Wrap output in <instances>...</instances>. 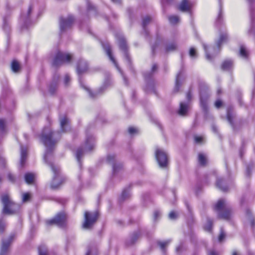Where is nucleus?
I'll return each instance as SVG.
<instances>
[{
	"instance_id": "obj_53",
	"label": "nucleus",
	"mask_w": 255,
	"mask_h": 255,
	"mask_svg": "<svg viewBox=\"0 0 255 255\" xmlns=\"http://www.w3.org/2000/svg\"><path fill=\"white\" fill-rule=\"evenodd\" d=\"M208 255H218L217 253L214 251H211L209 253Z\"/></svg>"
},
{
	"instance_id": "obj_26",
	"label": "nucleus",
	"mask_w": 255,
	"mask_h": 255,
	"mask_svg": "<svg viewBox=\"0 0 255 255\" xmlns=\"http://www.w3.org/2000/svg\"><path fill=\"white\" fill-rule=\"evenodd\" d=\"M198 160L199 163L202 166H205L208 161L206 155L202 153L198 154Z\"/></svg>"
},
{
	"instance_id": "obj_38",
	"label": "nucleus",
	"mask_w": 255,
	"mask_h": 255,
	"mask_svg": "<svg viewBox=\"0 0 255 255\" xmlns=\"http://www.w3.org/2000/svg\"><path fill=\"white\" fill-rule=\"evenodd\" d=\"M189 55L191 58H196L197 56L196 51L194 48H191L189 50Z\"/></svg>"
},
{
	"instance_id": "obj_49",
	"label": "nucleus",
	"mask_w": 255,
	"mask_h": 255,
	"mask_svg": "<svg viewBox=\"0 0 255 255\" xmlns=\"http://www.w3.org/2000/svg\"><path fill=\"white\" fill-rule=\"evenodd\" d=\"M194 139L196 142L200 143L202 141L203 137L202 136H195Z\"/></svg>"
},
{
	"instance_id": "obj_50",
	"label": "nucleus",
	"mask_w": 255,
	"mask_h": 255,
	"mask_svg": "<svg viewBox=\"0 0 255 255\" xmlns=\"http://www.w3.org/2000/svg\"><path fill=\"white\" fill-rule=\"evenodd\" d=\"M186 98L188 102L191 101L192 99V93L190 91L188 92L186 95Z\"/></svg>"
},
{
	"instance_id": "obj_51",
	"label": "nucleus",
	"mask_w": 255,
	"mask_h": 255,
	"mask_svg": "<svg viewBox=\"0 0 255 255\" xmlns=\"http://www.w3.org/2000/svg\"><path fill=\"white\" fill-rule=\"evenodd\" d=\"M160 216V212L158 211H155L154 212V220H156L158 218V217H159Z\"/></svg>"
},
{
	"instance_id": "obj_55",
	"label": "nucleus",
	"mask_w": 255,
	"mask_h": 255,
	"mask_svg": "<svg viewBox=\"0 0 255 255\" xmlns=\"http://www.w3.org/2000/svg\"><path fill=\"white\" fill-rule=\"evenodd\" d=\"M250 222H251V224L252 226L253 227L255 225V219H253L252 220H251L250 221Z\"/></svg>"
},
{
	"instance_id": "obj_16",
	"label": "nucleus",
	"mask_w": 255,
	"mask_h": 255,
	"mask_svg": "<svg viewBox=\"0 0 255 255\" xmlns=\"http://www.w3.org/2000/svg\"><path fill=\"white\" fill-rule=\"evenodd\" d=\"M115 155H109L107 156V160L109 163H113V169L114 173H116V172L119 171L121 169H122L123 167V165L121 163H114L115 159Z\"/></svg>"
},
{
	"instance_id": "obj_52",
	"label": "nucleus",
	"mask_w": 255,
	"mask_h": 255,
	"mask_svg": "<svg viewBox=\"0 0 255 255\" xmlns=\"http://www.w3.org/2000/svg\"><path fill=\"white\" fill-rule=\"evenodd\" d=\"M4 159L2 157H0V166L3 167L4 166Z\"/></svg>"
},
{
	"instance_id": "obj_25",
	"label": "nucleus",
	"mask_w": 255,
	"mask_h": 255,
	"mask_svg": "<svg viewBox=\"0 0 255 255\" xmlns=\"http://www.w3.org/2000/svg\"><path fill=\"white\" fill-rule=\"evenodd\" d=\"M35 175L32 173H27L24 175V179L26 183L31 184L33 183Z\"/></svg>"
},
{
	"instance_id": "obj_4",
	"label": "nucleus",
	"mask_w": 255,
	"mask_h": 255,
	"mask_svg": "<svg viewBox=\"0 0 255 255\" xmlns=\"http://www.w3.org/2000/svg\"><path fill=\"white\" fill-rule=\"evenodd\" d=\"M95 146L94 138L92 136H88L86 138L84 149L80 148L77 149L76 153V158L79 162V166L81 167V163L80 158L84 153L91 151Z\"/></svg>"
},
{
	"instance_id": "obj_57",
	"label": "nucleus",
	"mask_w": 255,
	"mask_h": 255,
	"mask_svg": "<svg viewBox=\"0 0 255 255\" xmlns=\"http://www.w3.org/2000/svg\"><path fill=\"white\" fill-rule=\"evenodd\" d=\"M87 4H88V10H90L91 9H91L92 8L91 5L89 2H88Z\"/></svg>"
},
{
	"instance_id": "obj_39",
	"label": "nucleus",
	"mask_w": 255,
	"mask_h": 255,
	"mask_svg": "<svg viewBox=\"0 0 255 255\" xmlns=\"http://www.w3.org/2000/svg\"><path fill=\"white\" fill-rule=\"evenodd\" d=\"M5 228V222L2 219H0V233H2Z\"/></svg>"
},
{
	"instance_id": "obj_62",
	"label": "nucleus",
	"mask_w": 255,
	"mask_h": 255,
	"mask_svg": "<svg viewBox=\"0 0 255 255\" xmlns=\"http://www.w3.org/2000/svg\"><path fill=\"white\" fill-rule=\"evenodd\" d=\"M114 2H119L120 0H112Z\"/></svg>"
},
{
	"instance_id": "obj_30",
	"label": "nucleus",
	"mask_w": 255,
	"mask_h": 255,
	"mask_svg": "<svg viewBox=\"0 0 255 255\" xmlns=\"http://www.w3.org/2000/svg\"><path fill=\"white\" fill-rule=\"evenodd\" d=\"M168 19H169V22L171 24H173L177 23V22H178V21L179 20V17L177 16H176V15H172V16H169Z\"/></svg>"
},
{
	"instance_id": "obj_10",
	"label": "nucleus",
	"mask_w": 255,
	"mask_h": 255,
	"mask_svg": "<svg viewBox=\"0 0 255 255\" xmlns=\"http://www.w3.org/2000/svg\"><path fill=\"white\" fill-rule=\"evenodd\" d=\"M155 157L160 167L165 168L168 165L167 155L163 150L157 148L155 151Z\"/></svg>"
},
{
	"instance_id": "obj_1",
	"label": "nucleus",
	"mask_w": 255,
	"mask_h": 255,
	"mask_svg": "<svg viewBox=\"0 0 255 255\" xmlns=\"http://www.w3.org/2000/svg\"><path fill=\"white\" fill-rule=\"evenodd\" d=\"M57 132H52L48 127L45 128L40 136V139L46 147L44 155L45 162L50 166L54 176L51 183V187L53 189L58 188L63 182V180L59 174V169L55 167L52 162L53 151L55 148Z\"/></svg>"
},
{
	"instance_id": "obj_22",
	"label": "nucleus",
	"mask_w": 255,
	"mask_h": 255,
	"mask_svg": "<svg viewBox=\"0 0 255 255\" xmlns=\"http://www.w3.org/2000/svg\"><path fill=\"white\" fill-rule=\"evenodd\" d=\"M61 130L66 132L69 129V120L66 117H63L60 119Z\"/></svg>"
},
{
	"instance_id": "obj_46",
	"label": "nucleus",
	"mask_w": 255,
	"mask_h": 255,
	"mask_svg": "<svg viewBox=\"0 0 255 255\" xmlns=\"http://www.w3.org/2000/svg\"><path fill=\"white\" fill-rule=\"evenodd\" d=\"M7 178L8 180L10 182H14V176L12 175L10 173H8L7 174Z\"/></svg>"
},
{
	"instance_id": "obj_6",
	"label": "nucleus",
	"mask_w": 255,
	"mask_h": 255,
	"mask_svg": "<svg viewBox=\"0 0 255 255\" xmlns=\"http://www.w3.org/2000/svg\"><path fill=\"white\" fill-rule=\"evenodd\" d=\"M72 58V55L71 54L59 51L56 54L52 64L55 67H58L64 63L70 62Z\"/></svg>"
},
{
	"instance_id": "obj_48",
	"label": "nucleus",
	"mask_w": 255,
	"mask_h": 255,
	"mask_svg": "<svg viewBox=\"0 0 255 255\" xmlns=\"http://www.w3.org/2000/svg\"><path fill=\"white\" fill-rule=\"evenodd\" d=\"M70 77L68 75H66L64 77V84L66 86L68 85L69 82L70 81Z\"/></svg>"
},
{
	"instance_id": "obj_41",
	"label": "nucleus",
	"mask_w": 255,
	"mask_h": 255,
	"mask_svg": "<svg viewBox=\"0 0 255 255\" xmlns=\"http://www.w3.org/2000/svg\"><path fill=\"white\" fill-rule=\"evenodd\" d=\"M225 236H226L225 233L224 232L223 229H221L220 231V234L218 238L219 241L220 242H222L225 239Z\"/></svg>"
},
{
	"instance_id": "obj_63",
	"label": "nucleus",
	"mask_w": 255,
	"mask_h": 255,
	"mask_svg": "<svg viewBox=\"0 0 255 255\" xmlns=\"http://www.w3.org/2000/svg\"><path fill=\"white\" fill-rule=\"evenodd\" d=\"M91 253L90 251H88L87 254H86V255H91Z\"/></svg>"
},
{
	"instance_id": "obj_12",
	"label": "nucleus",
	"mask_w": 255,
	"mask_h": 255,
	"mask_svg": "<svg viewBox=\"0 0 255 255\" xmlns=\"http://www.w3.org/2000/svg\"><path fill=\"white\" fill-rule=\"evenodd\" d=\"M33 9V6L32 5H29L27 10L25 12L22 13L20 15V20L22 21L25 25V28H28L32 21L31 18V13Z\"/></svg>"
},
{
	"instance_id": "obj_19",
	"label": "nucleus",
	"mask_w": 255,
	"mask_h": 255,
	"mask_svg": "<svg viewBox=\"0 0 255 255\" xmlns=\"http://www.w3.org/2000/svg\"><path fill=\"white\" fill-rule=\"evenodd\" d=\"M118 40L120 49L123 51L126 59L129 61V58L127 53L128 47L125 38L123 36H120Z\"/></svg>"
},
{
	"instance_id": "obj_7",
	"label": "nucleus",
	"mask_w": 255,
	"mask_h": 255,
	"mask_svg": "<svg viewBox=\"0 0 255 255\" xmlns=\"http://www.w3.org/2000/svg\"><path fill=\"white\" fill-rule=\"evenodd\" d=\"M98 218V213L96 212H85L84 214V221L83 228L85 229H91L96 222Z\"/></svg>"
},
{
	"instance_id": "obj_8",
	"label": "nucleus",
	"mask_w": 255,
	"mask_h": 255,
	"mask_svg": "<svg viewBox=\"0 0 255 255\" xmlns=\"http://www.w3.org/2000/svg\"><path fill=\"white\" fill-rule=\"evenodd\" d=\"M200 106L204 112L208 110L207 100L209 97L208 88L206 84L202 83L200 88Z\"/></svg>"
},
{
	"instance_id": "obj_40",
	"label": "nucleus",
	"mask_w": 255,
	"mask_h": 255,
	"mask_svg": "<svg viewBox=\"0 0 255 255\" xmlns=\"http://www.w3.org/2000/svg\"><path fill=\"white\" fill-rule=\"evenodd\" d=\"M129 196V192L128 190H124L122 193L121 198L122 199H126Z\"/></svg>"
},
{
	"instance_id": "obj_28",
	"label": "nucleus",
	"mask_w": 255,
	"mask_h": 255,
	"mask_svg": "<svg viewBox=\"0 0 255 255\" xmlns=\"http://www.w3.org/2000/svg\"><path fill=\"white\" fill-rule=\"evenodd\" d=\"M224 183V181L222 179H218L217 181V186L221 190L226 191L228 190V187L226 186H222V184Z\"/></svg>"
},
{
	"instance_id": "obj_33",
	"label": "nucleus",
	"mask_w": 255,
	"mask_h": 255,
	"mask_svg": "<svg viewBox=\"0 0 255 255\" xmlns=\"http://www.w3.org/2000/svg\"><path fill=\"white\" fill-rule=\"evenodd\" d=\"M170 241H166L165 242H158V245L159 246L160 249L164 252L165 247L169 244Z\"/></svg>"
},
{
	"instance_id": "obj_11",
	"label": "nucleus",
	"mask_w": 255,
	"mask_h": 255,
	"mask_svg": "<svg viewBox=\"0 0 255 255\" xmlns=\"http://www.w3.org/2000/svg\"><path fill=\"white\" fill-rule=\"evenodd\" d=\"M66 216L63 213L58 214L53 219L46 221L48 225H56L59 227H63L65 225Z\"/></svg>"
},
{
	"instance_id": "obj_56",
	"label": "nucleus",
	"mask_w": 255,
	"mask_h": 255,
	"mask_svg": "<svg viewBox=\"0 0 255 255\" xmlns=\"http://www.w3.org/2000/svg\"><path fill=\"white\" fill-rule=\"evenodd\" d=\"M157 66L156 65L154 64L152 66V71L153 72L155 71L156 69H157Z\"/></svg>"
},
{
	"instance_id": "obj_24",
	"label": "nucleus",
	"mask_w": 255,
	"mask_h": 255,
	"mask_svg": "<svg viewBox=\"0 0 255 255\" xmlns=\"http://www.w3.org/2000/svg\"><path fill=\"white\" fill-rule=\"evenodd\" d=\"M239 54L243 58L247 59L249 55V51L244 45H241L239 50Z\"/></svg>"
},
{
	"instance_id": "obj_36",
	"label": "nucleus",
	"mask_w": 255,
	"mask_h": 255,
	"mask_svg": "<svg viewBox=\"0 0 255 255\" xmlns=\"http://www.w3.org/2000/svg\"><path fill=\"white\" fill-rule=\"evenodd\" d=\"M176 48L177 45L175 43H171L166 46V49L167 51H171L175 50Z\"/></svg>"
},
{
	"instance_id": "obj_59",
	"label": "nucleus",
	"mask_w": 255,
	"mask_h": 255,
	"mask_svg": "<svg viewBox=\"0 0 255 255\" xmlns=\"http://www.w3.org/2000/svg\"><path fill=\"white\" fill-rule=\"evenodd\" d=\"M16 67H17V72L18 71L19 69L20 68V66L19 65V64L17 62Z\"/></svg>"
},
{
	"instance_id": "obj_58",
	"label": "nucleus",
	"mask_w": 255,
	"mask_h": 255,
	"mask_svg": "<svg viewBox=\"0 0 255 255\" xmlns=\"http://www.w3.org/2000/svg\"><path fill=\"white\" fill-rule=\"evenodd\" d=\"M221 7H220V12L218 16V19H219L221 18Z\"/></svg>"
},
{
	"instance_id": "obj_34",
	"label": "nucleus",
	"mask_w": 255,
	"mask_h": 255,
	"mask_svg": "<svg viewBox=\"0 0 255 255\" xmlns=\"http://www.w3.org/2000/svg\"><path fill=\"white\" fill-rule=\"evenodd\" d=\"M39 255H47V250L45 247L40 246L38 248Z\"/></svg>"
},
{
	"instance_id": "obj_54",
	"label": "nucleus",
	"mask_w": 255,
	"mask_h": 255,
	"mask_svg": "<svg viewBox=\"0 0 255 255\" xmlns=\"http://www.w3.org/2000/svg\"><path fill=\"white\" fill-rule=\"evenodd\" d=\"M137 237H138V235H137V233L135 234L134 235L133 237V239H132V240H133V241H132V243H133L135 242V240H136V239L137 238Z\"/></svg>"
},
{
	"instance_id": "obj_61",
	"label": "nucleus",
	"mask_w": 255,
	"mask_h": 255,
	"mask_svg": "<svg viewBox=\"0 0 255 255\" xmlns=\"http://www.w3.org/2000/svg\"><path fill=\"white\" fill-rule=\"evenodd\" d=\"M212 128L214 132H216V128L214 126H213Z\"/></svg>"
},
{
	"instance_id": "obj_2",
	"label": "nucleus",
	"mask_w": 255,
	"mask_h": 255,
	"mask_svg": "<svg viewBox=\"0 0 255 255\" xmlns=\"http://www.w3.org/2000/svg\"><path fill=\"white\" fill-rule=\"evenodd\" d=\"M215 210L220 219L228 220L231 216V208L225 199H220L218 201L215 206Z\"/></svg>"
},
{
	"instance_id": "obj_9",
	"label": "nucleus",
	"mask_w": 255,
	"mask_h": 255,
	"mask_svg": "<svg viewBox=\"0 0 255 255\" xmlns=\"http://www.w3.org/2000/svg\"><path fill=\"white\" fill-rule=\"evenodd\" d=\"M79 82L80 83L81 86L85 89L87 92L89 93V97L91 98H94L97 97L98 95L101 94L102 93V92L104 89H105L107 87H108L110 85L111 81L110 80H107L105 81L102 87H101L98 91L92 93L91 91L82 82L81 80L79 79Z\"/></svg>"
},
{
	"instance_id": "obj_37",
	"label": "nucleus",
	"mask_w": 255,
	"mask_h": 255,
	"mask_svg": "<svg viewBox=\"0 0 255 255\" xmlns=\"http://www.w3.org/2000/svg\"><path fill=\"white\" fill-rule=\"evenodd\" d=\"M212 227V222L211 220H208L207 224L204 226L205 230L210 232Z\"/></svg>"
},
{
	"instance_id": "obj_17",
	"label": "nucleus",
	"mask_w": 255,
	"mask_h": 255,
	"mask_svg": "<svg viewBox=\"0 0 255 255\" xmlns=\"http://www.w3.org/2000/svg\"><path fill=\"white\" fill-rule=\"evenodd\" d=\"M20 165L21 167H23L26 163L28 155V148L26 146H20Z\"/></svg>"
},
{
	"instance_id": "obj_43",
	"label": "nucleus",
	"mask_w": 255,
	"mask_h": 255,
	"mask_svg": "<svg viewBox=\"0 0 255 255\" xmlns=\"http://www.w3.org/2000/svg\"><path fill=\"white\" fill-rule=\"evenodd\" d=\"M11 70L14 73H16V60L13 59L11 62Z\"/></svg>"
},
{
	"instance_id": "obj_18",
	"label": "nucleus",
	"mask_w": 255,
	"mask_h": 255,
	"mask_svg": "<svg viewBox=\"0 0 255 255\" xmlns=\"http://www.w3.org/2000/svg\"><path fill=\"white\" fill-rule=\"evenodd\" d=\"M193 5V3L190 0H182L179 5L178 8L182 12L189 11Z\"/></svg>"
},
{
	"instance_id": "obj_14",
	"label": "nucleus",
	"mask_w": 255,
	"mask_h": 255,
	"mask_svg": "<svg viewBox=\"0 0 255 255\" xmlns=\"http://www.w3.org/2000/svg\"><path fill=\"white\" fill-rule=\"evenodd\" d=\"M74 21V18L72 16H69L66 18L61 17L60 19L59 25L61 31H64L69 28Z\"/></svg>"
},
{
	"instance_id": "obj_31",
	"label": "nucleus",
	"mask_w": 255,
	"mask_h": 255,
	"mask_svg": "<svg viewBox=\"0 0 255 255\" xmlns=\"http://www.w3.org/2000/svg\"><path fill=\"white\" fill-rule=\"evenodd\" d=\"M56 89H57V83L55 82H52L49 86V92L51 94H53L56 91Z\"/></svg>"
},
{
	"instance_id": "obj_47",
	"label": "nucleus",
	"mask_w": 255,
	"mask_h": 255,
	"mask_svg": "<svg viewBox=\"0 0 255 255\" xmlns=\"http://www.w3.org/2000/svg\"><path fill=\"white\" fill-rule=\"evenodd\" d=\"M227 120L231 125L233 126V123L232 121V117L231 114L229 112L227 113Z\"/></svg>"
},
{
	"instance_id": "obj_60",
	"label": "nucleus",
	"mask_w": 255,
	"mask_h": 255,
	"mask_svg": "<svg viewBox=\"0 0 255 255\" xmlns=\"http://www.w3.org/2000/svg\"><path fill=\"white\" fill-rule=\"evenodd\" d=\"M232 255H239L238 253L236 251L233 252Z\"/></svg>"
},
{
	"instance_id": "obj_42",
	"label": "nucleus",
	"mask_w": 255,
	"mask_h": 255,
	"mask_svg": "<svg viewBox=\"0 0 255 255\" xmlns=\"http://www.w3.org/2000/svg\"><path fill=\"white\" fill-rule=\"evenodd\" d=\"M177 217V214L174 211H171L169 214V218L171 220L175 219Z\"/></svg>"
},
{
	"instance_id": "obj_15",
	"label": "nucleus",
	"mask_w": 255,
	"mask_h": 255,
	"mask_svg": "<svg viewBox=\"0 0 255 255\" xmlns=\"http://www.w3.org/2000/svg\"><path fill=\"white\" fill-rule=\"evenodd\" d=\"M103 48H104L107 54L109 56L110 60L113 62V63L114 64L115 66L117 67L118 70L121 72V74L123 75V79L125 82V83L127 84V79L125 76L123 75V74L122 72L121 71V69L119 67L117 63L116 62L115 59H114V57L112 55L111 53V49L110 45L108 44H103Z\"/></svg>"
},
{
	"instance_id": "obj_3",
	"label": "nucleus",
	"mask_w": 255,
	"mask_h": 255,
	"mask_svg": "<svg viewBox=\"0 0 255 255\" xmlns=\"http://www.w3.org/2000/svg\"><path fill=\"white\" fill-rule=\"evenodd\" d=\"M227 39V35L226 33H224L220 35V38L216 43L217 47H213L212 46L208 47L206 45L203 44V46L205 51L206 59L208 60H211L212 59V56L210 54L215 55L217 54L219 52V47L221 45L225 42Z\"/></svg>"
},
{
	"instance_id": "obj_29",
	"label": "nucleus",
	"mask_w": 255,
	"mask_h": 255,
	"mask_svg": "<svg viewBox=\"0 0 255 255\" xmlns=\"http://www.w3.org/2000/svg\"><path fill=\"white\" fill-rule=\"evenodd\" d=\"M5 123L4 120L0 119V140H1L2 135L4 132Z\"/></svg>"
},
{
	"instance_id": "obj_21",
	"label": "nucleus",
	"mask_w": 255,
	"mask_h": 255,
	"mask_svg": "<svg viewBox=\"0 0 255 255\" xmlns=\"http://www.w3.org/2000/svg\"><path fill=\"white\" fill-rule=\"evenodd\" d=\"M190 106L188 103L181 102L180 103V107L178 110V114L180 116H185L187 115L189 110Z\"/></svg>"
},
{
	"instance_id": "obj_45",
	"label": "nucleus",
	"mask_w": 255,
	"mask_h": 255,
	"mask_svg": "<svg viewBox=\"0 0 255 255\" xmlns=\"http://www.w3.org/2000/svg\"><path fill=\"white\" fill-rule=\"evenodd\" d=\"M128 131L130 134H133L137 132V129L133 127H129Z\"/></svg>"
},
{
	"instance_id": "obj_5",
	"label": "nucleus",
	"mask_w": 255,
	"mask_h": 255,
	"mask_svg": "<svg viewBox=\"0 0 255 255\" xmlns=\"http://www.w3.org/2000/svg\"><path fill=\"white\" fill-rule=\"evenodd\" d=\"M1 201L3 205L2 213L6 215H11L14 213V203L11 201L10 197L7 194L1 196Z\"/></svg>"
},
{
	"instance_id": "obj_32",
	"label": "nucleus",
	"mask_w": 255,
	"mask_h": 255,
	"mask_svg": "<svg viewBox=\"0 0 255 255\" xmlns=\"http://www.w3.org/2000/svg\"><path fill=\"white\" fill-rule=\"evenodd\" d=\"M22 201L23 202H26L29 201L31 195L29 193H24L22 194Z\"/></svg>"
},
{
	"instance_id": "obj_44",
	"label": "nucleus",
	"mask_w": 255,
	"mask_h": 255,
	"mask_svg": "<svg viewBox=\"0 0 255 255\" xmlns=\"http://www.w3.org/2000/svg\"><path fill=\"white\" fill-rule=\"evenodd\" d=\"M223 104V103L221 100H217L215 103V106L217 108H220Z\"/></svg>"
},
{
	"instance_id": "obj_23",
	"label": "nucleus",
	"mask_w": 255,
	"mask_h": 255,
	"mask_svg": "<svg viewBox=\"0 0 255 255\" xmlns=\"http://www.w3.org/2000/svg\"><path fill=\"white\" fill-rule=\"evenodd\" d=\"M233 67V62L231 60H226L223 62L222 68L225 71L231 70Z\"/></svg>"
},
{
	"instance_id": "obj_64",
	"label": "nucleus",
	"mask_w": 255,
	"mask_h": 255,
	"mask_svg": "<svg viewBox=\"0 0 255 255\" xmlns=\"http://www.w3.org/2000/svg\"><path fill=\"white\" fill-rule=\"evenodd\" d=\"M176 250L178 251L179 250V247L177 248Z\"/></svg>"
},
{
	"instance_id": "obj_13",
	"label": "nucleus",
	"mask_w": 255,
	"mask_h": 255,
	"mask_svg": "<svg viewBox=\"0 0 255 255\" xmlns=\"http://www.w3.org/2000/svg\"><path fill=\"white\" fill-rule=\"evenodd\" d=\"M14 236H10L6 239H3L1 241L0 255H6L8 253L10 247L13 240Z\"/></svg>"
},
{
	"instance_id": "obj_27",
	"label": "nucleus",
	"mask_w": 255,
	"mask_h": 255,
	"mask_svg": "<svg viewBox=\"0 0 255 255\" xmlns=\"http://www.w3.org/2000/svg\"><path fill=\"white\" fill-rule=\"evenodd\" d=\"M181 75V72H180L176 76V81H175V86L174 90L175 92H178L180 88V87L181 85V84L180 83Z\"/></svg>"
},
{
	"instance_id": "obj_35",
	"label": "nucleus",
	"mask_w": 255,
	"mask_h": 255,
	"mask_svg": "<svg viewBox=\"0 0 255 255\" xmlns=\"http://www.w3.org/2000/svg\"><path fill=\"white\" fill-rule=\"evenodd\" d=\"M151 18L148 16H145L142 21V27L145 29V26L148 24L151 21Z\"/></svg>"
},
{
	"instance_id": "obj_20",
	"label": "nucleus",
	"mask_w": 255,
	"mask_h": 255,
	"mask_svg": "<svg viewBox=\"0 0 255 255\" xmlns=\"http://www.w3.org/2000/svg\"><path fill=\"white\" fill-rule=\"evenodd\" d=\"M88 69L87 62L82 59H80L77 64V72L78 75H81L85 72Z\"/></svg>"
}]
</instances>
